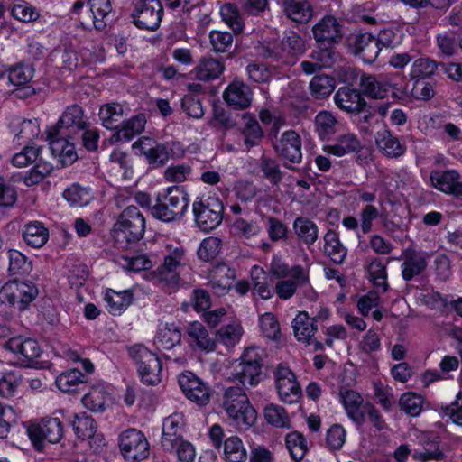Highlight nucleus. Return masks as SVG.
I'll return each mask as SVG.
<instances>
[{
    "label": "nucleus",
    "mask_w": 462,
    "mask_h": 462,
    "mask_svg": "<svg viewBox=\"0 0 462 462\" xmlns=\"http://www.w3.org/2000/svg\"><path fill=\"white\" fill-rule=\"evenodd\" d=\"M72 426L75 434L79 439H87L95 438L100 443H103V437L96 435L97 425L95 420L86 413L76 414L74 416Z\"/></svg>",
    "instance_id": "obj_38"
},
{
    "label": "nucleus",
    "mask_w": 462,
    "mask_h": 462,
    "mask_svg": "<svg viewBox=\"0 0 462 462\" xmlns=\"http://www.w3.org/2000/svg\"><path fill=\"white\" fill-rule=\"evenodd\" d=\"M275 151L290 162L301 161V139L293 130L284 132L281 138L273 143Z\"/></svg>",
    "instance_id": "obj_24"
},
{
    "label": "nucleus",
    "mask_w": 462,
    "mask_h": 462,
    "mask_svg": "<svg viewBox=\"0 0 462 462\" xmlns=\"http://www.w3.org/2000/svg\"><path fill=\"white\" fill-rule=\"evenodd\" d=\"M179 384L185 396L198 403L206 405L210 399V390L199 377L190 372L183 373L179 377Z\"/></svg>",
    "instance_id": "obj_19"
},
{
    "label": "nucleus",
    "mask_w": 462,
    "mask_h": 462,
    "mask_svg": "<svg viewBox=\"0 0 462 462\" xmlns=\"http://www.w3.org/2000/svg\"><path fill=\"white\" fill-rule=\"evenodd\" d=\"M136 156L144 160L152 168L164 166L170 159L171 148L169 143H158L150 137H142L132 144Z\"/></svg>",
    "instance_id": "obj_13"
},
{
    "label": "nucleus",
    "mask_w": 462,
    "mask_h": 462,
    "mask_svg": "<svg viewBox=\"0 0 462 462\" xmlns=\"http://www.w3.org/2000/svg\"><path fill=\"white\" fill-rule=\"evenodd\" d=\"M11 14L23 23H33L40 18L39 10L25 1H19L11 9Z\"/></svg>",
    "instance_id": "obj_61"
},
{
    "label": "nucleus",
    "mask_w": 462,
    "mask_h": 462,
    "mask_svg": "<svg viewBox=\"0 0 462 462\" xmlns=\"http://www.w3.org/2000/svg\"><path fill=\"white\" fill-rule=\"evenodd\" d=\"M337 123L330 112L321 111L315 117V130L321 139H325L336 133Z\"/></svg>",
    "instance_id": "obj_56"
},
{
    "label": "nucleus",
    "mask_w": 462,
    "mask_h": 462,
    "mask_svg": "<svg viewBox=\"0 0 462 462\" xmlns=\"http://www.w3.org/2000/svg\"><path fill=\"white\" fill-rule=\"evenodd\" d=\"M264 418L268 423L278 428H289L290 419L283 407L269 404L264 409Z\"/></svg>",
    "instance_id": "obj_64"
},
{
    "label": "nucleus",
    "mask_w": 462,
    "mask_h": 462,
    "mask_svg": "<svg viewBox=\"0 0 462 462\" xmlns=\"http://www.w3.org/2000/svg\"><path fill=\"white\" fill-rule=\"evenodd\" d=\"M83 110L79 106L67 107L58 122V134H65L64 130L75 131L84 129Z\"/></svg>",
    "instance_id": "obj_37"
},
{
    "label": "nucleus",
    "mask_w": 462,
    "mask_h": 462,
    "mask_svg": "<svg viewBox=\"0 0 462 462\" xmlns=\"http://www.w3.org/2000/svg\"><path fill=\"white\" fill-rule=\"evenodd\" d=\"M193 212L197 226L202 231L208 232L221 224L224 206L218 198L208 196L193 204Z\"/></svg>",
    "instance_id": "obj_12"
},
{
    "label": "nucleus",
    "mask_w": 462,
    "mask_h": 462,
    "mask_svg": "<svg viewBox=\"0 0 462 462\" xmlns=\"http://www.w3.org/2000/svg\"><path fill=\"white\" fill-rule=\"evenodd\" d=\"M292 328L295 337L299 341L310 344L317 327L314 320L310 318L307 312H300L292 321Z\"/></svg>",
    "instance_id": "obj_39"
},
{
    "label": "nucleus",
    "mask_w": 462,
    "mask_h": 462,
    "mask_svg": "<svg viewBox=\"0 0 462 462\" xmlns=\"http://www.w3.org/2000/svg\"><path fill=\"white\" fill-rule=\"evenodd\" d=\"M224 64L215 59H204L195 69L196 77L201 80H209L217 78L224 71Z\"/></svg>",
    "instance_id": "obj_54"
},
{
    "label": "nucleus",
    "mask_w": 462,
    "mask_h": 462,
    "mask_svg": "<svg viewBox=\"0 0 462 462\" xmlns=\"http://www.w3.org/2000/svg\"><path fill=\"white\" fill-rule=\"evenodd\" d=\"M42 151V148L41 146L26 145L21 152L12 157L11 162L18 168L27 167L39 159Z\"/></svg>",
    "instance_id": "obj_62"
},
{
    "label": "nucleus",
    "mask_w": 462,
    "mask_h": 462,
    "mask_svg": "<svg viewBox=\"0 0 462 462\" xmlns=\"http://www.w3.org/2000/svg\"><path fill=\"white\" fill-rule=\"evenodd\" d=\"M125 108L119 103L103 105L98 113L103 126L108 129L115 128L125 115Z\"/></svg>",
    "instance_id": "obj_50"
},
{
    "label": "nucleus",
    "mask_w": 462,
    "mask_h": 462,
    "mask_svg": "<svg viewBox=\"0 0 462 462\" xmlns=\"http://www.w3.org/2000/svg\"><path fill=\"white\" fill-rule=\"evenodd\" d=\"M27 435L38 451L43 450L45 443H58L63 437V425L58 418H46L27 427Z\"/></svg>",
    "instance_id": "obj_11"
},
{
    "label": "nucleus",
    "mask_w": 462,
    "mask_h": 462,
    "mask_svg": "<svg viewBox=\"0 0 462 462\" xmlns=\"http://www.w3.org/2000/svg\"><path fill=\"white\" fill-rule=\"evenodd\" d=\"M189 199L178 188H170L165 194L158 197L157 203L152 208V214L164 222L180 219L186 212Z\"/></svg>",
    "instance_id": "obj_7"
},
{
    "label": "nucleus",
    "mask_w": 462,
    "mask_h": 462,
    "mask_svg": "<svg viewBox=\"0 0 462 462\" xmlns=\"http://www.w3.org/2000/svg\"><path fill=\"white\" fill-rule=\"evenodd\" d=\"M210 444L224 462H246L248 453L243 439L237 435L226 437L223 427L217 423L208 430Z\"/></svg>",
    "instance_id": "obj_4"
},
{
    "label": "nucleus",
    "mask_w": 462,
    "mask_h": 462,
    "mask_svg": "<svg viewBox=\"0 0 462 462\" xmlns=\"http://www.w3.org/2000/svg\"><path fill=\"white\" fill-rule=\"evenodd\" d=\"M115 227L127 241L139 240L144 234V217L137 208L129 206L122 212Z\"/></svg>",
    "instance_id": "obj_16"
},
{
    "label": "nucleus",
    "mask_w": 462,
    "mask_h": 462,
    "mask_svg": "<svg viewBox=\"0 0 462 462\" xmlns=\"http://www.w3.org/2000/svg\"><path fill=\"white\" fill-rule=\"evenodd\" d=\"M244 335V328L238 319H233L217 331V340L226 346L237 345Z\"/></svg>",
    "instance_id": "obj_43"
},
{
    "label": "nucleus",
    "mask_w": 462,
    "mask_h": 462,
    "mask_svg": "<svg viewBox=\"0 0 462 462\" xmlns=\"http://www.w3.org/2000/svg\"><path fill=\"white\" fill-rule=\"evenodd\" d=\"M54 171V166L45 161L37 160L36 164L23 176V183L27 187L40 184L48 178Z\"/></svg>",
    "instance_id": "obj_47"
},
{
    "label": "nucleus",
    "mask_w": 462,
    "mask_h": 462,
    "mask_svg": "<svg viewBox=\"0 0 462 462\" xmlns=\"http://www.w3.org/2000/svg\"><path fill=\"white\" fill-rule=\"evenodd\" d=\"M285 442L292 459L300 461L305 457L308 451V446L301 433L293 431L287 434Z\"/></svg>",
    "instance_id": "obj_58"
},
{
    "label": "nucleus",
    "mask_w": 462,
    "mask_h": 462,
    "mask_svg": "<svg viewBox=\"0 0 462 462\" xmlns=\"http://www.w3.org/2000/svg\"><path fill=\"white\" fill-rule=\"evenodd\" d=\"M349 45L356 55L361 56L368 63L373 62L380 52L377 38L367 32L353 35L349 39Z\"/></svg>",
    "instance_id": "obj_26"
},
{
    "label": "nucleus",
    "mask_w": 462,
    "mask_h": 462,
    "mask_svg": "<svg viewBox=\"0 0 462 462\" xmlns=\"http://www.w3.org/2000/svg\"><path fill=\"white\" fill-rule=\"evenodd\" d=\"M334 100L338 108L347 113H358L365 104L358 91L348 88H340L337 91Z\"/></svg>",
    "instance_id": "obj_31"
},
{
    "label": "nucleus",
    "mask_w": 462,
    "mask_h": 462,
    "mask_svg": "<svg viewBox=\"0 0 462 462\" xmlns=\"http://www.w3.org/2000/svg\"><path fill=\"white\" fill-rule=\"evenodd\" d=\"M82 403L92 411H105L113 404L111 387L104 383L91 386L82 397Z\"/></svg>",
    "instance_id": "obj_25"
},
{
    "label": "nucleus",
    "mask_w": 462,
    "mask_h": 462,
    "mask_svg": "<svg viewBox=\"0 0 462 462\" xmlns=\"http://www.w3.org/2000/svg\"><path fill=\"white\" fill-rule=\"evenodd\" d=\"M225 101L234 108L244 109L248 107L253 99V93L250 88L240 80H234L226 88L224 94Z\"/></svg>",
    "instance_id": "obj_28"
},
{
    "label": "nucleus",
    "mask_w": 462,
    "mask_h": 462,
    "mask_svg": "<svg viewBox=\"0 0 462 462\" xmlns=\"http://www.w3.org/2000/svg\"><path fill=\"white\" fill-rule=\"evenodd\" d=\"M112 11L110 0H88V7L82 1H77L71 8V15L78 19L83 27L94 26L101 29L105 18Z\"/></svg>",
    "instance_id": "obj_10"
},
{
    "label": "nucleus",
    "mask_w": 462,
    "mask_h": 462,
    "mask_svg": "<svg viewBox=\"0 0 462 462\" xmlns=\"http://www.w3.org/2000/svg\"><path fill=\"white\" fill-rule=\"evenodd\" d=\"M146 120L143 115L136 116L125 122L123 125L113 134L110 138L111 143L128 142L144 129Z\"/></svg>",
    "instance_id": "obj_35"
},
{
    "label": "nucleus",
    "mask_w": 462,
    "mask_h": 462,
    "mask_svg": "<svg viewBox=\"0 0 462 462\" xmlns=\"http://www.w3.org/2000/svg\"><path fill=\"white\" fill-rule=\"evenodd\" d=\"M134 291L131 289L115 291L106 289L104 292V300L107 311L115 316L121 315L133 302Z\"/></svg>",
    "instance_id": "obj_29"
},
{
    "label": "nucleus",
    "mask_w": 462,
    "mask_h": 462,
    "mask_svg": "<svg viewBox=\"0 0 462 462\" xmlns=\"http://www.w3.org/2000/svg\"><path fill=\"white\" fill-rule=\"evenodd\" d=\"M188 263L186 248L178 243H166L162 250V263L152 273L154 282L173 287L180 282L179 270Z\"/></svg>",
    "instance_id": "obj_1"
},
{
    "label": "nucleus",
    "mask_w": 462,
    "mask_h": 462,
    "mask_svg": "<svg viewBox=\"0 0 462 462\" xmlns=\"http://www.w3.org/2000/svg\"><path fill=\"white\" fill-rule=\"evenodd\" d=\"M119 449L126 461L140 462L148 457L150 444L140 430L130 429L120 434Z\"/></svg>",
    "instance_id": "obj_14"
},
{
    "label": "nucleus",
    "mask_w": 462,
    "mask_h": 462,
    "mask_svg": "<svg viewBox=\"0 0 462 462\" xmlns=\"http://www.w3.org/2000/svg\"><path fill=\"white\" fill-rule=\"evenodd\" d=\"M361 87L366 96L375 99H383L390 92L389 80H378L372 76L362 78Z\"/></svg>",
    "instance_id": "obj_48"
},
{
    "label": "nucleus",
    "mask_w": 462,
    "mask_h": 462,
    "mask_svg": "<svg viewBox=\"0 0 462 462\" xmlns=\"http://www.w3.org/2000/svg\"><path fill=\"white\" fill-rule=\"evenodd\" d=\"M251 280L254 290L263 300H269L273 294V288L268 282V275L264 270L257 265L251 269Z\"/></svg>",
    "instance_id": "obj_51"
},
{
    "label": "nucleus",
    "mask_w": 462,
    "mask_h": 462,
    "mask_svg": "<svg viewBox=\"0 0 462 462\" xmlns=\"http://www.w3.org/2000/svg\"><path fill=\"white\" fill-rule=\"evenodd\" d=\"M134 23L140 29L156 30L161 23L163 10L159 0H133Z\"/></svg>",
    "instance_id": "obj_15"
},
{
    "label": "nucleus",
    "mask_w": 462,
    "mask_h": 462,
    "mask_svg": "<svg viewBox=\"0 0 462 462\" xmlns=\"http://www.w3.org/2000/svg\"><path fill=\"white\" fill-rule=\"evenodd\" d=\"M310 89L315 98L327 97L335 89L334 79L327 75H317L310 80Z\"/></svg>",
    "instance_id": "obj_59"
},
{
    "label": "nucleus",
    "mask_w": 462,
    "mask_h": 462,
    "mask_svg": "<svg viewBox=\"0 0 462 462\" xmlns=\"http://www.w3.org/2000/svg\"><path fill=\"white\" fill-rule=\"evenodd\" d=\"M406 260L402 265V276L405 280H411L420 273L426 267V256L422 253L406 251Z\"/></svg>",
    "instance_id": "obj_45"
},
{
    "label": "nucleus",
    "mask_w": 462,
    "mask_h": 462,
    "mask_svg": "<svg viewBox=\"0 0 462 462\" xmlns=\"http://www.w3.org/2000/svg\"><path fill=\"white\" fill-rule=\"evenodd\" d=\"M325 252L337 263H341L347 254L346 248L333 231H328L325 235Z\"/></svg>",
    "instance_id": "obj_53"
},
{
    "label": "nucleus",
    "mask_w": 462,
    "mask_h": 462,
    "mask_svg": "<svg viewBox=\"0 0 462 462\" xmlns=\"http://www.w3.org/2000/svg\"><path fill=\"white\" fill-rule=\"evenodd\" d=\"M340 402L346 415L355 423L361 425L369 421L378 430L384 428V423L378 411L369 403H364L363 397L354 390H342Z\"/></svg>",
    "instance_id": "obj_5"
},
{
    "label": "nucleus",
    "mask_w": 462,
    "mask_h": 462,
    "mask_svg": "<svg viewBox=\"0 0 462 462\" xmlns=\"http://www.w3.org/2000/svg\"><path fill=\"white\" fill-rule=\"evenodd\" d=\"M431 186L440 192L454 196H462V181L455 170L433 171L430 175Z\"/></svg>",
    "instance_id": "obj_22"
},
{
    "label": "nucleus",
    "mask_w": 462,
    "mask_h": 462,
    "mask_svg": "<svg viewBox=\"0 0 462 462\" xmlns=\"http://www.w3.org/2000/svg\"><path fill=\"white\" fill-rule=\"evenodd\" d=\"M146 120L143 115L136 116L125 122L123 125L113 134L110 138L111 143L128 142L144 129Z\"/></svg>",
    "instance_id": "obj_36"
},
{
    "label": "nucleus",
    "mask_w": 462,
    "mask_h": 462,
    "mask_svg": "<svg viewBox=\"0 0 462 462\" xmlns=\"http://www.w3.org/2000/svg\"><path fill=\"white\" fill-rule=\"evenodd\" d=\"M185 424L184 416L181 413H173L167 417L162 424L161 445L166 452H172L174 444L184 439L182 430Z\"/></svg>",
    "instance_id": "obj_21"
},
{
    "label": "nucleus",
    "mask_w": 462,
    "mask_h": 462,
    "mask_svg": "<svg viewBox=\"0 0 462 462\" xmlns=\"http://www.w3.org/2000/svg\"><path fill=\"white\" fill-rule=\"evenodd\" d=\"M360 142L356 135L351 133L339 135L336 142L331 144H326L322 150L327 154L342 157L358 151Z\"/></svg>",
    "instance_id": "obj_33"
},
{
    "label": "nucleus",
    "mask_w": 462,
    "mask_h": 462,
    "mask_svg": "<svg viewBox=\"0 0 462 462\" xmlns=\"http://www.w3.org/2000/svg\"><path fill=\"white\" fill-rule=\"evenodd\" d=\"M49 139L51 153L62 167L71 165L77 161L78 154L75 145L65 137V134L56 133L55 135H52L50 133Z\"/></svg>",
    "instance_id": "obj_23"
},
{
    "label": "nucleus",
    "mask_w": 462,
    "mask_h": 462,
    "mask_svg": "<svg viewBox=\"0 0 462 462\" xmlns=\"http://www.w3.org/2000/svg\"><path fill=\"white\" fill-rule=\"evenodd\" d=\"M63 198L72 207H84L92 199V194L88 188L73 184L63 192Z\"/></svg>",
    "instance_id": "obj_57"
},
{
    "label": "nucleus",
    "mask_w": 462,
    "mask_h": 462,
    "mask_svg": "<svg viewBox=\"0 0 462 462\" xmlns=\"http://www.w3.org/2000/svg\"><path fill=\"white\" fill-rule=\"evenodd\" d=\"M187 341L192 349L205 353L215 351L217 340L199 321L189 322L185 328Z\"/></svg>",
    "instance_id": "obj_20"
},
{
    "label": "nucleus",
    "mask_w": 462,
    "mask_h": 462,
    "mask_svg": "<svg viewBox=\"0 0 462 462\" xmlns=\"http://www.w3.org/2000/svg\"><path fill=\"white\" fill-rule=\"evenodd\" d=\"M7 362L24 367H38L42 355L39 343L21 336L8 338L2 346V354Z\"/></svg>",
    "instance_id": "obj_3"
},
{
    "label": "nucleus",
    "mask_w": 462,
    "mask_h": 462,
    "mask_svg": "<svg viewBox=\"0 0 462 462\" xmlns=\"http://www.w3.org/2000/svg\"><path fill=\"white\" fill-rule=\"evenodd\" d=\"M314 39L320 47H330L343 37L342 25L333 15H325L312 27Z\"/></svg>",
    "instance_id": "obj_17"
},
{
    "label": "nucleus",
    "mask_w": 462,
    "mask_h": 462,
    "mask_svg": "<svg viewBox=\"0 0 462 462\" xmlns=\"http://www.w3.org/2000/svg\"><path fill=\"white\" fill-rule=\"evenodd\" d=\"M224 409L240 431L249 430L257 420V412L241 389L229 388L225 393Z\"/></svg>",
    "instance_id": "obj_2"
},
{
    "label": "nucleus",
    "mask_w": 462,
    "mask_h": 462,
    "mask_svg": "<svg viewBox=\"0 0 462 462\" xmlns=\"http://www.w3.org/2000/svg\"><path fill=\"white\" fill-rule=\"evenodd\" d=\"M375 142L378 149L388 157L401 156L405 151L399 140L388 130L378 132Z\"/></svg>",
    "instance_id": "obj_41"
},
{
    "label": "nucleus",
    "mask_w": 462,
    "mask_h": 462,
    "mask_svg": "<svg viewBox=\"0 0 462 462\" xmlns=\"http://www.w3.org/2000/svg\"><path fill=\"white\" fill-rule=\"evenodd\" d=\"M23 237L28 245L40 248L47 243L49 231L41 222L34 221L25 225Z\"/></svg>",
    "instance_id": "obj_40"
},
{
    "label": "nucleus",
    "mask_w": 462,
    "mask_h": 462,
    "mask_svg": "<svg viewBox=\"0 0 462 462\" xmlns=\"http://www.w3.org/2000/svg\"><path fill=\"white\" fill-rule=\"evenodd\" d=\"M436 69L437 64L434 60L428 58H420L412 63L409 75L411 80H420L431 76Z\"/></svg>",
    "instance_id": "obj_63"
},
{
    "label": "nucleus",
    "mask_w": 462,
    "mask_h": 462,
    "mask_svg": "<svg viewBox=\"0 0 462 462\" xmlns=\"http://www.w3.org/2000/svg\"><path fill=\"white\" fill-rule=\"evenodd\" d=\"M291 277L293 280H282L276 283V293L282 300L291 298L297 287L307 282V275L304 270L300 266H295L291 269Z\"/></svg>",
    "instance_id": "obj_34"
},
{
    "label": "nucleus",
    "mask_w": 462,
    "mask_h": 462,
    "mask_svg": "<svg viewBox=\"0 0 462 462\" xmlns=\"http://www.w3.org/2000/svg\"><path fill=\"white\" fill-rule=\"evenodd\" d=\"M443 457V453L439 449L438 438L433 436L429 438L428 440L422 441V448L415 450L412 454V458L417 462H430L440 460Z\"/></svg>",
    "instance_id": "obj_49"
},
{
    "label": "nucleus",
    "mask_w": 462,
    "mask_h": 462,
    "mask_svg": "<svg viewBox=\"0 0 462 462\" xmlns=\"http://www.w3.org/2000/svg\"><path fill=\"white\" fill-rule=\"evenodd\" d=\"M241 130L245 137V143L248 147L256 145L263 135L258 122L249 114H245L242 116Z\"/></svg>",
    "instance_id": "obj_46"
},
{
    "label": "nucleus",
    "mask_w": 462,
    "mask_h": 462,
    "mask_svg": "<svg viewBox=\"0 0 462 462\" xmlns=\"http://www.w3.org/2000/svg\"><path fill=\"white\" fill-rule=\"evenodd\" d=\"M262 350L258 347H248L243 353L240 361L232 366L229 378L245 387L257 385L262 379Z\"/></svg>",
    "instance_id": "obj_6"
},
{
    "label": "nucleus",
    "mask_w": 462,
    "mask_h": 462,
    "mask_svg": "<svg viewBox=\"0 0 462 462\" xmlns=\"http://www.w3.org/2000/svg\"><path fill=\"white\" fill-rule=\"evenodd\" d=\"M305 51V42L297 33L291 32L285 36L281 44V51L276 55L285 63L294 62V59L302 55Z\"/></svg>",
    "instance_id": "obj_32"
},
{
    "label": "nucleus",
    "mask_w": 462,
    "mask_h": 462,
    "mask_svg": "<svg viewBox=\"0 0 462 462\" xmlns=\"http://www.w3.org/2000/svg\"><path fill=\"white\" fill-rule=\"evenodd\" d=\"M109 171L117 180H132L134 169L130 157L123 151L115 149L109 158Z\"/></svg>",
    "instance_id": "obj_30"
},
{
    "label": "nucleus",
    "mask_w": 462,
    "mask_h": 462,
    "mask_svg": "<svg viewBox=\"0 0 462 462\" xmlns=\"http://www.w3.org/2000/svg\"><path fill=\"white\" fill-rule=\"evenodd\" d=\"M134 361L138 374L143 383L154 385L162 379V365L157 356L143 345H134L128 350Z\"/></svg>",
    "instance_id": "obj_9"
},
{
    "label": "nucleus",
    "mask_w": 462,
    "mask_h": 462,
    "mask_svg": "<svg viewBox=\"0 0 462 462\" xmlns=\"http://www.w3.org/2000/svg\"><path fill=\"white\" fill-rule=\"evenodd\" d=\"M293 228L298 237L306 244H313L318 238V227L309 219L298 217Z\"/></svg>",
    "instance_id": "obj_60"
},
{
    "label": "nucleus",
    "mask_w": 462,
    "mask_h": 462,
    "mask_svg": "<svg viewBox=\"0 0 462 462\" xmlns=\"http://www.w3.org/2000/svg\"><path fill=\"white\" fill-rule=\"evenodd\" d=\"M404 36V25L392 24L382 29L377 36L379 45L393 48L402 43Z\"/></svg>",
    "instance_id": "obj_52"
},
{
    "label": "nucleus",
    "mask_w": 462,
    "mask_h": 462,
    "mask_svg": "<svg viewBox=\"0 0 462 462\" xmlns=\"http://www.w3.org/2000/svg\"><path fill=\"white\" fill-rule=\"evenodd\" d=\"M274 376L280 399L287 403L298 402L301 389L292 371L289 367L280 365L276 368Z\"/></svg>",
    "instance_id": "obj_18"
},
{
    "label": "nucleus",
    "mask_w": 462,
    "mask_h": 462,
    "mask_svg": "<svg viewBox=\"0 0 462 462\" xmlns=\"http://www.w3.org/2000/svg\"><path fill=\"white\" fill-rule=\"evenodd\" d=\"M8 269L9 275L26 276L32 271V263L27 256L20 251L11 249L8 251Z\"/></svg>",
    "instance_id": "obj_44"
},
{
    "label": "nucleus",
    "mask_w": 462,
    "mask_h": 462,
    "mask_svg": "<svg viewBox=\"0 0 462 462\" xmlns=\"http://www.w3.org/2000/svg\"><path fill=\"white\" fill-rule=\"evenodd\" d=\"M85 377L78 369H70L61 373L56 378L57 387L63 393H72L84 383Z\"/></svg>",
    "instance_id": "obj_55"
},
{
    "label": "nucleus",
    "mask_w": 462,
    "mask_h": 462,
    "mask_svg": "<svg viewBox=\"0 0 462 462\" xmlns=\"http://www.w3.org/2000/svg\"><path fill=\"white\" fill-rule=\"evenodd\" d=\"M282 12L295 23L306 24L314 16V10L310 0H282Z\"/></svg>",
    "instance_id": "obj_27"
},
{
    "label": "nucleus",
    "mask_w": 462,
    "mask_h": 462,
    "mask_svg": "<svg viewBox=\"0 0 462 462\" xmlns=\"http://www.w3.org/2000/svg\"><path fill=\"white\" fill-rule=\"evenodd\" d=\"M181 335L178 328L173 324H161L154 340L158 348L171 349L180 344Z\"/></svg>",
    "instance_id": "obj_42"
},
{
    "label": "nucleus",
    "mask_w": 462,
    "mask_h": 462,
    "mask_svg": "<svg viewBox=\"0 0 462 462\" xmlns=\"http://www.w3.org/2000/svg\"><path fill=\"white\" fill-rule=\"evenodd\" d=\"M37 286L30 281L14 279L2 286V303L23 311L37 298Z\"/></svg>",
    "instance_id": "obj_8"
}]
</instances>
